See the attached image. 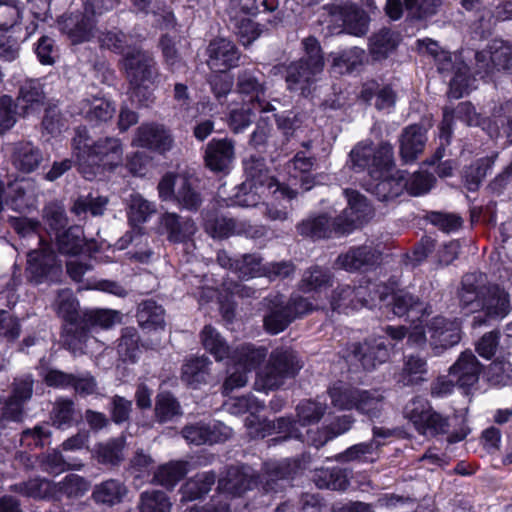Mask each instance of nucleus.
I'll list each match as a JSON object with an SVG mask.
<instances>
[{"label":"nucleus","mask_w":512,"mask_h":512,"mask_svg":"<svg viewBox=\"0 0 512 512\" xmlns=\"http://www.w3.org/2000/svg\"><path fill=\"white\" fill-rule=\"evenodd\" d=\"M300 463L296 459L267 462L262 474L255 477L251 467L247 465H232L226 469L225 475L218 480V489L233 496H241L253 485H261L265 493L282 492L285 483L296 475Z\"/></svg>","instance_id":"obj_1"},{"label":"nucleus","mask_w":512,"mask_h":512,"mask_svg":"<svg viewBox=\"0 0 512 512\" xmlns=\"http://www.w3.org/2000/svg\"><path fill=\"white\" fill-rule=\"evenodd\" d=\"M71 147L78 169L87 180H93L102 171L114 170L123 161L121 139L106 136L93 141L85 126L75 129Z\"/></svg>","instance_id":"obj_2"},{"label":"nucleus","mask_w":512,"mask_h":512,"mask_svg":"<svg viewBox=\"0 0 512 512\" xmlns=\"http://www.w3.org/2000/svg\"><path fill=\"white\" fill-rule=\"evenodd\" d=\"M127 78L132 86V95L142 105L153 102V95L147 91L158 82L159 72L154 57L147 51L133 50L122 59Z\"/></svg>","instance_id":"obj_3"},{"label":"nucleus","mask_w":512,"mask_h":512,"mask_svg":"<svg viewBox=\"0 0 512 512\" xmlns=\"http://www.w3.org/2000/svg\"><path fill=\"white\" fill-rule=\"evenodd\" d=\"M245 181L237 187L234 204L241 207H255L261 200V189L278 187L262 156L251 155L243 160Z\"/></svg>","instance_id":"obj_4"},{"label":"nucleus","mask_w":512,"mask_h":512,"mask_svg":"<svg viewBox=\"0 0 512 512\" xmlns=\"http://www.w3.org/2000/svg\"><path fill=\"white\" fill-rule=\"evenodd\" d=\"M303 367L297 353L286 347L274 349L263 369L257 373V390H274L281 387L287 379L296 377Z\"/></svg>","instance_id":"obj_5"},{"label":"nucleus","mask_w":512,"mask_h":512,"mask_svg":"<svg viewBox=\"0 0 512 512\" xmlns=\"http://www.w3.org/2000/svg\"><path fill=\"white\" fill-rule=\"evenodd\" d=\"M352 167L356 172L367 170L371 179L385 175L393 166V147L390 143H381L374 148L371 143H358L350 152Z\"/></svg>","instance_id":"obj_6"},{"label":"nucleus","mask_w":512,"mask_h":512,"mask_svg":"<svg viewBox=\"0 0 512 512\" xmlns=\"http://www.w3.org/2000/svg\"><path fill=\"white\" fill-rule=\"evenodd\" d=\"M512 310L509 293L498 284H490L473 311L479 312L473 318V326L488 325L501 321Z\"/></svg>","instance_id":"obj_7"},{"label":"nucleus","mask_w":512,"mask_h":512,"mask_svg":"<svg viewBox=\"0 0 512 512\" xmlns=\"http://www.w3.org/2000/svg\"><path fill=\"white\" fill-rule=\"evenodd\" d=\"M324 16L331 23L338 24L341 28L337 33H347L356 37H362L369 30L370 17L368 14L353 4H327L322 7Z\"/></svg>","instance_id":"obj_8"},{"label":"nucleus","mask_w":512,"mask_h":512,"mask_svg":"<svg viewBox=\"0 0 512 512\" xmlns=\"http://www.w3.org/2000/svg\"><path fill=\"white\" fill-rule=\"evenodd\" d=\"M265 75L258 68H244L236 78V91L249 99L255 109L260 112H271L275 107L266 100Z\"/></svg>","instance_id":"obj_9"},{"label":"nucleus","mask_w":512,"mask_h":512,"mask_svg":"<svg viewBox=\"0 0 512 512\" xmlns=\"http://www.w3.org/2000/svg\"><path fill=\"white\" fill-rule=\"evenodd\" d=\"M437 70L443 75H452L449 96L459 99L468 92L471 82L469 67L457 55L441 51L435 60Z\"/></svg>","instance_id":"obj_10"},{"label":"nucleus","mask_w":512,"mask_h":512,"mask_svg":"<svg viewBox=\"0 0 512 512\" xmlns=\"http://www.w3.org/2000/svg\"><path fill=\"white\" fill-rule=\"evenodd\" d=\"M26 271L35 283L58 282L63 275L61 263L48 247L28 253Z\"/></svg>","instance_id":"obj_11"},{"label":"nucleus","mask_w":512,"mask_h":512,"mask_svg":"<svg viewBox=\"0 0 512 512\" xmlns=\"http://www.w3.org/2000/svg\"><path fill=\"white\" fill-rule=\"evenodd\" d=\"M348 207L336 217V229L349 234L357 227L367 222L373 215V209L366 197L356 190H344Z\"/></svg>","instance_id":"obj_12"},{"label":"nucleus","mask_w":512,"mask_h":512,"mask_svg":"<svg viewBox=\"0 0 512 512\" xmlns=\"http://www.w3.org/2000/svg\"><path fill=\"white\" fill-rule=\"evenodd\" d=\"M382 253L373 245H360L349 248L338 255L334 268L348 272L369 271L381 263Z\"/></svg>","instance_id":"obj_13"},{"label":"nucleus","mask_w":512,"mask_h":512,"mask_svg":"<svg viewBox=\"0 0 512 512\" xmlns=\"http://www.w3.org/2000/svg\"><path fill=\"white\" fill-rule=\"evenodd\" d=\"M390 356L389 348L382 338L365 340L362 343L351 344L345 352L347 360L360 362L365 370H374L385 363Z\"/></svg>","instance_id":"obj_14"},{"label":"nucleus","mask_w":512,"mask_h":512,"mask_svg":"<svg viewBox=\"0 0 512 512\" xmlns=\"http://www.w3.org/2000/svg\"><path fill=\"white\" fill-rule=\"evenodd\" d=\"M132 145L163 154L172 149L174 138L163 124L143 123L136 129Z\"/></svg>","instance_id":"obj_15"},{"label":"nucleus","mask_w":512,"mask_h":512,"mask_svg":"<svg viewBox=\"0 0 512 512\" xmlns=\"http://www.w3.org/2000/svg\"><path fill=\"white\" fill-rule=\"evenodd\" d=\"M217 263L225 269H229L241 280H248L256 277H262L263 259L259 254L247 253L237 257H232L225 250L217 252Z\"/></svg>","instance_id":"obj_16"},{"label":"nucleus","mask_w":512,"mask_h":512,"mask_svg":"<svg viewBox=\"0 0 512 512\" xmlns=\"http://www.w3.org/2000/svg\"><path fill=\"white\" fill-rule=\"evenodd\" d=\"M208 56L206 63L213 72L225 73L236 67L240 60V52L229 39L216 38L210 41L206 48Z\"/></svg>","instance_id":"obj_17"},{"label":"nucleus","mask_w":512,"mask_h":512,"mask_svg":"<svg viewBox=\"0 0 512 512\" xmlns=\"http://www.w3.org/2000/svg\"><path fill=\"white\" fill-rule=\"evenodd\" d=\"M434 348L447 349L461 340V323L457 318L433 317L426 325Z\"/></svg>","instance_id":"obj_18"},{"label":"nucleus","mask_w":512,"mask_h":512,"mask_svg":"<svg viewBox=\"0 0 512 512\" xmlns=\"http://www.w3.org/2000/svg\"><path fill=\"white\" fill-rule=\"evenodd\" d=\"M235 160V142L229 138L212 139L204 151L205 166L216 173H227Z\"/></svg>","instance_id":"obj_19"},{"label":"nucleus","mask_w":512,"mask_h":512,"mask_svg":"<svg viewBox=\"0 0 512 512\" xmlns=\"http://www.w3.org/2000/svg\"><path fill=\"white\" fill-rule=\"evenodd\" d=\"M60 30L67 35L73 44L83 43L90 40L95 29L94 15L86 12H73L64 15L59 21Z\"/></svg>","instance_id":"obj_20"},{"label":"nucleus","mask_w":512,"mask_h":512,"mask_svg":"<svg viewBox=\"0 0 512 512\" xmlns=\"http://www.w3.org/2000/svg\"><path fill=\"white\" fill-rule=\"evenodd\" d=\"M10 161L19 172L30 174L41 166L44 154L32 141L20 140L11 144Z\"/></svg>","instance_id":"obj_21"},{"label":"nucleus","mask_w":512,"mask_h":512,"mask_svg":"<svg viewBox=\"0 0 512 512\" xmlns=\"http://www.w3.org/2000/svg\"><path fill=\"white\" fill-rule=\"evenodd\" d=\"M481 372L482 364L469 350L462 352L456 362L449 368V376L465 392L478 382Z\"/></svg>","instance_id":"obj_22"},{"label":"nucleus","mask_w":512,"mask_h":512,"mask_svg":"<svg viewBox=\"0 0 512 512\" xmlns=\"http://www.w3.org/2000/svg\"><path fill=\"white\" fill-rule=\"evenodd\" d=\"M181 434L190 444H214L226 440L230 430L222 424L197 422L183 427Z\"/></svg>","instance_id":"obj_23"},{"label":"nucleus","mask_w":512,"mask_h":512,"mask_svg":"<svg viewBox=\"0 0 512 512\" xmlns=\"http://www.w3.org/2000/svg\"><path fill=\"white\" fill-rule=\"evenodd\" d=\"M264 305L267 307L268 312L264 316V327L270 334H278L284 331L292 319V314L285 305L284 296L281 294L269 295L263 299Z\"/></svg>","instance_id":"obj_24"},{"label":"nucleus","mask_w":512,"mask_h":512,"mask_svg":"<svg viewBox=\"0 0 512 512\" xmlns=\"http://www.w3.org/2000/svg\"><path fill=\"white\" fill-rule=\"evenodd\" d=\"M160 226L172 243H186L197 231L195 222L174 212H165L160 217Z\"/></svg>","instance_id":"obj_25"},{"label":"nucleus","mask_w":512,"mask_h":512,"mask_svg":"<svg viewBox=\"0 0 512 512\" xmlns=\"http://www.w3.org/2000/svg\"><path fill=\"white\" fill-rule=\"evenodd\" d=\"M369 184L372 194L380 201H389L400 196L407 185V174L404 171H393V166L381 178L372 179Z\"/></svg>","instance_id":"obj_26"},{"label":"nucleus","mask_w":512,"mask_h":512,"mask_svg":"<svg viewBox=\"0 0 512 512\" xmlns=\"http://www.w3.org/2000/svg\"><path fill=\"white\" fill-rule=\"evenodd\" d=\"M427 142L426 129L419 124L404 128L399 137L400 157L405 164L414 162L423 153Z\"/></svg>","instance_id":"obj_27"},{"label":"nucleus","mask_w":512,"mask_h":512,"mask_svg":"<svg viewBox=\"0 0 512 512\" xmlns=\"http://www.w3.org/2000/svg\"><path fill=\"white\" fill-rule=\"evenodd\" d=\"M119 249H128L126 255L130 260L147 263L150 261L153 251L149 245V236L142 232L140 227L126 232L118 241Z\"/></svg>","instance_id":"obj_28"},{"label":"nucleus","mask_w":512,"mask_h":512,"mask_svg":"<svg viewBox=\"0 0 512 512\" xmlns=\"http://www.w3.org/2000/svg\"><path fill=\"white\" fill-rule=\"evenodd\" d=\"M490 284L486 275L481 272L466 273L458 290L461 305L473 311Z\"/></svg>","instance_id":"obj_29"},{"label":"nucleus","mask_w":512,"mask_h":512,"mask_svg":"<svg viewBox=\"0 0 512 512\" xmlns=\"http://www.w3.org/2000/svg\"><path fill=\"white\" fill-rule=\"evenodd\" d=\"M336 228V218L331 220L326 214L309 216L296 226L299 235L313 240L327 239L346 234L341 233Z\"/></svg>","instance_id":"obj_30"},{"label":"nucleus","mask_w":512,"mask_h":512,"mask_svg":"<svg viewBox=\"0 0 512 512\" xmlns=\"http://www.w3.org/2000/svg\"><path fill=\"white\" fill-rule=\"evenodd\" d=\"M427 374V359L420 354H408L403 357L402 368L395 379L402 386H416L427 381Z\"/></svg>","instance_id":"obj_31"},{"label":"nucleus","mask_w":512,"mask_h":512,"mask_svg":"<svg viewBox=\"0 0 512 512\" xmlns=\"http://www.w3.org/2000/svg\"><path fill=\"white\" fill-rule=\"evenodd\" d=\"M174 202L180 209L195 212L203 202L198 189L197 180L187 174H178L177 189Z\"/></svg>","instance_id":"obj_32"},{"label":"nucleus","mask_w":512,"mask_h":512,"mask_svg":"<svg viewBox=\"0 0 512 512\" xmlns=\"http://www.w3.org/2000/svg\"><path fill=\"white\" fill-rule=\"evenodd\" d=\"M297 420L292 417H280L274 421L263 420L259 423V428L257 429V436L264 438L267 435H271L273 433L281 434L280 436L271 438L269 440L270 445H276L280 442L286 441L288 439H299L301 434L299 430L295 427Z\"/></svg>","instance_id":"obj_33"},{"label":"nucleus","mask_w":512,"mask_h":512,"mask_svg":"<svg viewBox=\"0 0 512 512\" xmlns=\"http://www.w3.org/2000/svg\"><path fill=\"white\" fill-rule=\"evenodd\" d=\"M319 73H321L320 70L314 69L304 60L290 63L286 68L285 76L288 89L291 91L300 90L302 94H305V91L315 81Z\"/></svg>","instance_id":"obj_34"},{"label":"nucleus","mask_w":512,"mask_h":512,"mask_svg":"<svg viewBox=\"0 0 512 512\" xmlns=\"http://www.w3.org/2000/svg\"><path fill=\"white\" fill-rule=\"evenodd\" d=\"M360 97L366 103L373 105L377 110H390L396 103V92L388 84L369 81L363 84Z\"/></svg>","instance_id":"obj_35"},{"label":"nucleus","mask_w":512,"mask_h":512,"mask_svg":"<svg viewBox=\"0 0 512 512\" xmlns=\"http://www.w3.org/2000/svg\"><path fill=\"white\" fill-rule=\"evenodd\" d=\"M128 493L127 486L119 479H108L94 486L92 499L96 504L112 507L120 504Z\"/></svg>","instance_id":"obj_36"},{"label":"nucleus","mask_w":512,"mask_h":512,"mask_svg":"<svg viewBox=\"0 0 512 512\" xmlns=\"http://www.w3.org/2000/svg\"><path fill=\"white\" fill-rule=\"evenodd\" d=\"M333 282L334 274L330 269L314 265L303 272L298 288L303 293H321L332 287Z\"/></svg>","instance_id":"obj_37"},{"label":"nucleus","mask_w":512,"mask_h":512,"mask_svg":"<svg viewBox=\"0 0 512 512\" xmlns=\"http://www.w3.org/2000/svg\"><path fill=\"white\" fill-rule=\"evenodd\" d=\"M392 311L396 316H408L411 312L421 313V317L430 315L429 305H425L423 301L406 289H398L391 295Z\"/></svg>","instance_id":"obj_38"},{"label":"nucleus","mask_w":512,"mask_h":512,"mask_svg":"<svg viewBox=\"0 0 512 512\" xmlns=\"http://www.w3.org/2000/svg\"><path fill=\"white\" fill-rule=\"evenodd\" d=\"M115 112L114 103L105 98H86L79 102V113L91 123L107 122Z\"/></svg>","instance_id":"obj_39"},{"label":"nucleus","mask_w":512,"mask_h":512,"mask_svg":"<svg viewBox=\"0 0 512 512\" xmlns=\"http://www.w3.org/2000/svg\"><path fill=\"white\" fill-rule=\"evenodd\" d=\"M136 318L144 330H163L165 327V310L153 300H145L138 305Z\"/></svg>","instance_id":"obj_40"},{"label":"nucleus","mask_w":512,"mask_h":512,"mask_svg":"<svg viewBox=\"0 0 512 512\" xmlns=\"http://www.w3.org/2000/svg\"><path fill=\"white\" fill-rule=\"evenodd\" d=\"M216 478L213 471L196 474L181 487L182 500L193 501L202 498L211 490Z\"/></svg>","instance_id":"obj_41"},{"label":"nucleus","mask_w":512,"mask_h":512,"mask_svg":"<svg viewBox=\"0 0 512 512\" xmlns=\"http://www.w3.org/2000/svg\"><path fill=\"white\" fill-rule=\"evenodd\" d=\"M210 364V360L204 356L189 359L182 367V381L194 389L206 383L210 374Z\"/></svg>","instance_id":"obj_42"},{"label":"nucleus","mask_w":512,"mask_h":512,"mask_svg":"<svg viewBox=\"0 0 512 512\" xmlns=\"http://www.w3.org/2000/svg\"><path fill=\"white\" fill-rule=\"evenodd\" d=\"M89 327L85 323L71 322L63 328L62 345L74 355L83 354L88 340Z\"/></svg>","instance_id":"obj_43"},{"label":"nucleus","mask_w":512,"mask_h":512,"mask_svg":"<svg viewBox=\"0 0 512 512\" xmlns=\"http://www.w3.org/2000/svg\"><path fill=\"white\" fill-rule=\"evenodd\" d=\"M185 461H170L157 468L152 483L166 488H173L188 472Z\"/></svg>","instance_id":"obj_44"},{"label":"nucleus","mask_w":512,"mask_h":512,"mask_svg":"<svg viewBox=\"0 0 512 512\" xmlns=\"http://www.w3.org/2000/svg\"><path fill=\"white\" fill-rule=\"evenodd\" d=\"M389 295V288L383 283L366 281L356 287V298L359 308H373L377 304L384 302Z\"/></svg>","instance_id":"obj_45"},{"label":"nucleus","mask_w":512,"mask_h":512,"mask_svg":"<svg viewBox=\"0 0 512 512\" xmlns=\"http://www.w3.org/2000/svg\"><path fill=\"white\" fill-rule=\"evenodd\" d=\"M498 154L486 156L476 160L464 171V183L469 191H476L486 177L487 173L492 169Z\"/></svg>","instance_id":"obj_46"},{"label":"nucleus","mask_w":512,"mask_h":512,"mask_svg":"<svg viewBox=\"0 0 512 512\" xmlns=\"http://www.w3.org/2000/svg\"><path fill=\"white\" fill-rule=\"evenodd\" d=\"M140 353V336L135 327H125L117 340V354L123 361L134 363Z\"/></svg>","instance_id":"obj_47"},{"label":"nucleus","mask_w":512,"mask_h":512,"mask_svg":"<svg viewBox=\"0 0 512 512\" xmlns=\"http://www.w3.org/2000/svg\"><path fill=\"white\" fill-rule=\"evenodd\" d=\"M200 337L203 347L209 351L217 361L231 356V350L226 340L211 325L204 326Z\"/></svg>","instance_id":"obj_48"},{"label":"nucleus","mask_w":512,"mask_h":512,"mask_svg":"<svg viewBox=\"0 0 512 512\" xmlns=\"http://www.w3.org/2000/svg\"><path fill=\"white\" fill-rule=\"evenodd\" d=\"M267 349L255 347L251 344H243L237 347L231 356L233 361L240 365L243 370L250 371L258 367L266 358Z\"/></svg>","instance_id":"obj_49"},{"label":"nucleus","mask_w":512,"mask_h":512,"mask_svg":"<svg viewBox=\"0 0 512 512\" xmlns=\"http://www.w3.org/2000/svg\"><path fill=\"white\" fill-rule=\"evenodd\" d=\"M56 245L60 253L77 255L84 247V233L80 226H70L56 235Z\"/></svg>","instance_id":"obj_50"},{"label":"nucleus","mask_w":512,"mask_h":512,"mask_svg":"<svg viewBox=\"0 0 512 512\" xmlns=\"http://www.w3.org/2000/svg\"><path fill=\"white\" fill-rule=\"evenodd\" d=\"M398 44L397 35L389 29H381L371 36L369 51L374 60L385 59Z\"/></svg>","instance_id":"obj_51"},{"label":"nucleus","mask_w":512,"mask_h":512,"mask_svg":"<svg viewBox=\"0 0 512 512\" xmlns=\"http://www.w3.org/2000/svg\"><path fill=\"white\" fill-rule=\"evenodd\" d=\"M384 407V396L379 390H360L355 409L370 419L379 418Z\"/></svg>","instance_id":"obj_52"},{"label":"nucleus","mask_w":512,"mask_h":512,"mask_svg":"<svg viewBox=\"0 0 512 512\" xmlns=\"http://www.w3.org/2000/svg\"><path fill=\"white\" fill-rule=\"evenodd\" d=\"M125 445L126 440L123 436L99 444L96 449L98 462L104 465L118 466L124 460Z\"/></svg>","instance_id":"obj_53"},{"label":"nucleus","mask_w":512,"mask_h":512,"mask_svg":"<svg viewBox=\"0 0 512 512\" xmlns=\"http://www.w3.org/2000/svg\"><path fill=\"white\" fill-rule=\"evenodd\" d=\"M44 100L45 93L39 80L27 79L20 86L19 95L17 97V105L21 106L23 109L43 105Z\"/></svg>","instance_id":"obj_54"},{"label":"nucleus","mask_w":512,"mask_h":512,"mask_svg":"<svg viewBox=\"0 0 512 512\" xmlns=\"http://www.w3.org/2000/svg\"><path fill=\"white\" fill-rule=\"evenodd\" d=\"M137 507L139 512H171L172 502L165 492L150 490L140 494Z\"/></svg>","instance_id":"obj_55"},{"label":"nucleus","mask_w":512,"mask_h":512,"mask_svg":"<svg viewBox=\"0 0 512 512\" xmlns=\"http://www.w3.org/2000/svg\"><path fill=\"white\" fill-rule=\"evenodd\" d=\"M314 481L321 489L344 491L349 486L347 474L341 468L321 469L315 474Z\"/></svg>","instance_id":"obj_56"},{"label":"nucleus","mask_w":512,"mask_h":512,"mask_svg":"<svg viewBox=\"0 0 512 512\" xmlns=\"http://www.w3.org/2000/svg\"><path fill=\"white\" fill-rule=\"evenodd\" d=\"M109 203V199L106 196H95L92 193L86 196L78 197L71 211L77 216L86 215L90 213L92 216H102Z\"/></svg>","instance_id":"obj_57"},{"label":"nucleus","mask_w":512,"mask_h":512,"mask_svg":"<svg viewBox=\"0 0 512 512\" xmlns=\"http://www.w3.org/2000/svg\"><path fill=\"white\" fill-rule=\"evenodd\" d=\"M242 221L234 218L214 217L207 219L205 222L206 231L214 238H227L232 235H241Z\"/></svg>","instance_id":"obj_58"},{"label":"nucleus","mask_w":512,"mask_h":512,"mask_svg":"<svg viewBox=\"0 0 512 512\" xmlns=\"http://www.w3.org/2000/svg\"><path fill=\"white\" fill-rule=\"evenodd\" d=\"M274 132L270 118L260 117L249 136L248 145L259 152H265Z\"/></svg>","instance_id":"obj_59"},{"label":"nucleus","mask_w":512,"mask_h":512,"mask_svg":"<svg viewBox=\"0 0 512 512\" xmlns=\"http://www.w3.org/2000/svg\"><path fill=\"white\" fill-rule=\"evenodd\" d=\"M42 218L49 229L56 235L68 225L64 206L59 202H50L43 207Z\"/></svg>","instance_id":"obj_60"},{"label":"nucleus","mask_w":512,"mask_h":512,"mask_svg":"<svg viewBox=\"0 0 512 512\" xmlns=\"http://www.w3.org/2000/svg\"><path fill=\"white\" fill-rule=\"evenodd\" d=\"M182 414L181 406L177 399L170 393H160L156 398L155 417L158 422L171 421Z\"/></svg>","instance_id":"obj_61"},{"label":"nucleus","mask_w":512,"mask_h":512,"mask_svg":"<svg viewBox=\"0 0 512 512\" xmlns=\"http://www.w3.org/2000/svg\"><path fill=\"white\" fill-rule=\"evenodd\" d=\"M358 392L359 389L341 383L334 384L328 390L332 405L341 410L355 409Z\"/></svg>","instance_id":"obj_62"},{"label":"nucleus","mask_w":512,"mask_h":512,"mask_svg":"<svg viewBox=\"0 0 512 512\" xmlns=\"http://www.w3.org/2000/svg\"><path fill=\"white\" fill-rule=\"evenodd\" d=\"M155 211V205L144 199L140 194L130 196L128 219L131 224L137 226L146 222Z\"/></svg>","instance_id":"obj_63"},{"label":"nucleus","mask_w":512,"mask_h":512,"mask_svg":"<svg viewBox=\"0 0 512 512\" xmlns=\"http://www.w3.org/2000/svg\"><path fill=\"white\" fill-rule=\"evenodd\" d=\"M326 412L324 403L310 399L301 401L296 406L297 422L302 426L317 423Z\"/></svg>","instance_id":"obj_64"}]
</instances>
